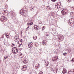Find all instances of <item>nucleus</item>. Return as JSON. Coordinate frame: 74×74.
Masks as SVG:
<instances>
[{"mask_svg": "<svg viewBox=\"0 0 74 74\" xmlns=\"http://www.w3.org/2000/svg\"><path fill=\"white\" fill-rule=\"evenodd\" d=\"M62 15H66L68 13V11L67 9H64L61 11Z\"/></svg>", "mask_w": 74, "mask_h": 74, "instance_id": "f257e3e1", "label": "nucleus"}, {"mask_svg": "<svg viewBox=\"0 0 74 74\" xmlns=\"http://www.w3.org/2000/svg\"><path fill=\"white\" fill-rule=\"evenodd\" d=\"M7 17L5 16H2L0 18V20L2 22H5V21H7Z\"/></svg>", "mask_w": 74, "mask_h": 74, "instance_id": "f03ea898", "label": "nucleus"}, {"mask_svg": "<svg viewBox=\"0 0 74 74\" xmlns=\"http://www.w3.org/2000/svg\"><path fill=\"white\" fill-rule=\"evenodd\" d=\"M62 7V5L61 3H58L57 4H56L55 5V8L57 9H59L60 8H61Z\"/></svg>", "mask_w": 74, "mask_h": 74, "instance_id": "7ed1b4c3", "label": "nucleus"}, {"mask_svg": "<svg viewBox=\"0 0 74 74\" xmlns=\"http://www.w3.org/2000/svg\"><path fill=\"white\" fill-rule=\"evenodd\" d=\"M58 56H56L52 58V60L53 62H56L58 60Z\"/></svg>", "mask_w": 74, "mask_h": 74, "instance_id": "20e7f679", "label": "nucleus"}, {"mask_svg": "<svg viewBox=\"0 0 74 74\" xmlns=\"http://www.w3.org/2000/svg\"><path fill=\"white\" fill-rule=\"evenodd\" d=\"M71 20H69V21H68V22L69 23V24H71V25H73L74 24V20H72L71 21Z\"/></svg>", "mask_w": 74, "mask_h": 74, "instance_id": "39448f33", "label": "nucleus"}, {"mask_svg": "<svg viewBox=\"0 0 74 74\" xmlns=\"http://www.w3.org/2000/svg\"><path fill=\"white\" fill-rule=\"evenodd\" d=\"M18 49H16L15 50H12V52L14 53H15L16 54V53H18Z\"/></svg>", "mask_w": 74, "mask_h": 74, "instance_id": "423d86ee", "label": "nucleus"}, {"mask_svg": "<svg viewBox=\"0 0 74 74\" xmlns=\"http://www.w3.org/2000/svg\"><path fill=\"white\" fill-rule=\"evenodd\" d=\"M66 73H67V70L66 69L64 68L63 69V71H62L63 74H66Z\"/></svg>", "mask_w": 74, "mask_h": 74, "instance_id": "0eeeda50", "label": "nucleus"}, {"mask_svg": "<svg viewBox=\"0 0 74 74\" xmlns=\"http://www.w3.org/2000/svg\"><path fill=\"white\" fill-rule=\"evenodd\" d=\"M10 14L11 16H14V15H15L14 13H13L12 12H10Z\"/></svg>", "mask_w": 74, "mask_h": 74, "instance_id": "6e6552de", "label": "nucleus"}, {"mask_svg": "<svg viewBox=\"0 0 74 74\" xmlns=\"http://www.w3.org/2000/svg\"><path fill=\"white\" fill-rule=\"evenodd\" d=\"M40 67V66H39V64H37V65H36L35 67V69H38V68Z\"/></svg>", "mask_w": 74, "mask_h": 74, "instance_id": "1a4fd4ad", "label": "nucleus"}, {"mask_svg": "<svg viewBox=\"0 0 74 74\" xmlns=\"http://www.w3.org/2000/svg\"><path fill=\"white\" fill-rule=\"evenodd\" d=\"M23 70H27V66L26 65H25L23 66L22 68Z\"/></svg>", "mask_w": 74, "mask_h": 74, "instance_id": "9d476101", "label": "nucleus"}, {"mask_svg": "<svg viewBox=\"0 0 74 74\" xmlns=\"http://www.w3.org/2000/svg\"><path fill=\"white\" fill-rule=\"evenodd\" d=\"M34 28L36 30H38V26L37 25H34Z\"/></svg>", "mask_w": 74, "mask_h": 74, "instance_id": "9b49d317", "label": "nucleus"}, {"mask_svg": "<svg viewBox=\"0 0 74 74\" xmlns=\"http://www.w3.org/2000/svg\"><path fill=\"white\" fill-rule=\"evenodd\" d=\"M46 42L45 40H43L42 41V45H46V44H45Z\"/></svg>", "mask_w": 74, "mask_h": 74, "instance_id": "f8f14e48", "label": "nucleus"}, {"mask_svg": "<svg viewBox=\"0 0 74 74\" xmlns=\"http://www.w3.org/2000/svg\"><path fill=\"white\" fill-rule=\"evenodd\" d=\"M28 47L29 48L31 49V48H32V45H31V44L29 43L28 45Z\"/></svg>", "mask_w": 74, "mask_h": 74, "instance_id": "ddd939ff", "label": "nucleus"}, {"mask_svg": "<svg viewBox=\"0 0 74 74\" xmlns=\"http://www.w3.org/2000/svg\"><path fill=\"white\" fill-rule=\"evenodd\" d=\"M29 22H30V21H28L27 25H29V26L32 25H33V22H31L30 23H29Z\"/></svg>", "mask_w": 74, "mask_h": 74, "instance_id": "4468645a", "label": "nucleus"}, {"mask_svg": "<svg viewBox=\"0 0 74 74\" xmlns=\"http://www.w3.org/2000/svg\"><path fill=\"white\" fill-rule=\"evenodd\" d=\"M22 39H20L19 40V41H18V44H19V42H21V44H20V45H22Z\"/></svg>", "mask_w": 74, "mask_h": 74, "instance_id": "2eb2a0df", "label": "nucleus"}, {"mask_svg": "<svg viewBox=\"0 0 74 74\" xmlns=\"http://www.w3.org/2000/svg\"><path fill=\"white\" fill-rule=\"evenodd\" d=\"M23 63H25V64H26L27 63V62H26V59H23Z\"/></svg>", "mask_w": 74, "mask_h": 74, "instance_id": "dca6fc26", "label": "nucleus"}, {"mask_svg": "<svg viewBox=\"0 0 74 74\" xmlns=\"http://www.w3.org/2000/svg\"><path fill=\"white\" fill-rule=\"evenodd\" d=\"M3 14H4L5 15H8V13L7 11H6L5 13H3Z\"/></svg>", "mask_w": 74, "mask_h": 74, "instance_id": "f3484780", "label": "nucleus"}, {"mask_svg": "<svg viewBox=\"0 0 74 74\" xmlns=\"http://www.w3.org/2000/svg\"><path fill=\"white\" fill-rule=\"evenodd\" d=\"M15 39L16 40H18V39L19 38V37L18 36H16L15 37Z\"/></svg>", "mask_w": 74, "mask_h": 74, "instance_id": "a211bd4d", "label": "nucleus"}, {"mask_svg": "<svg viewBox=\"0 0 74 74\" xmlns=\"http://www.w3.org/2000/svg\"><path fill=\"white\" fill-rule=\"evenodd\" d=\"M58 67L56 66V73H57V72H58Z\"/></svg>", "mask_w": 74, "mask_h": 74, "instance_id": "6ab92c4d", "label": "nucleus"}, {"mask_svg": "<svg viewBox=\"0 0 74 74\" xmlns=\"http://www.w3.org/2000/svg\"><path fill=\"white\" fill-rule=\"evenodd\" d=\"M35 8V6L32 7V6H30V9L31 10H33V8Z\"/></svg>", "mask_w": 74, "mask_h": 74, "instance_id": "aec40b11", "label": "nucleus"}, {"mask_svg": "<svg viewBox=\"0 0 74 74\" xmlns=\"http://www.w3.org/2000/svg\"><path fill=\"white\" fill-rule=\"evenodd\" d=\"M33 38L34 40H36V39H37V36H34L33 37Z\"/></svg>", "mask_w": 74, "mask_h": 74, "instance_id": "412c9836", "label": "nucleus"}, {"mask_svg": "<svg viewBox=\"0 0 74 74\" xmlns=\"http://www.w3.org/2000/svg\"><path fill=\"white\" fill-rule=\"evenodd\" d=\"M69 73L70 74H74V72L73 71H71V72L70 71Z\"/></svg>", "mask_w": 74, "mask_h": 74, "instance_id": "4be33fe9", "label": "nucleus"}, {"mask_svg": "<svg viewBox=\"0 0 74 74\" xmlns=\"http://www.w3.org/2000/svg\"><path fill=\"white\" fill-rule=\"evenodd\" d=\"M46 8L47 9V10H51V8L49 6H47L46 7Z\"/></svg>", "mask_w": 74, "mask_h": 74, "instance_id": "5701e85b", "label": "nucleus"}, {"mask_svg": "<svg viewBox=\"0 0 74 74\" xmlns=\"http://www.w3.org/2000/svg\"><path fill=\"white\" fill-rule=\"evenodd\" d=\"M42 30H44V29H45V26H43L42 28Z\"/></svg>", "mask_w": 74, "mask_h": 74, "instance_id": "b1692460", "label": "nucleus"}, {"mask_svg": "<svg viewBox=\"0 0 74 74\" xmlns=\"http://www.w3.org/2000/svg\"><path fill=\"white\" fill-rule=\"evenodd\" d=\"M6 35L7 37L8 38H9V35H8V34H6Z\"/></svg>", "mask_w": 74, "mask_h": 74, "instance_id": "393cba45", "label": "nucleus"}, {"mask_svg": "<svg viewBox=\"0 0 74 74\" xmlns=\"http://www.w3.org/2000/svg\"><path fill=\"white\" fill-rule=\"evenodd\" d=\"M51 15L52 16L54 15V12H52L51 13Z\"/></svg>", "mask_w": 74, "mask_h": 74, "instance_id": "a878e982", "label": "nucleus"}, {"mask_svg": "<svg viewBox=\"0 0 74 74\" xmlns=\"http://www.w3.org/2000/svg\"><path fill=\"white\" fill-rule=\"evenodd\" d=\"M66 55H67V53H63V55L64 56H66Z\"/></svg>", "mask_w": 74, "mask_h": 74, "instance_id": "bb28decb", "label": "nucleus"}, {"mask_svg": "<svg viewBox=\"0 0 74 74\" xmlns=\"http://www.w3.org/2000/svg\"><path fill=\"white\" fill-rule=\"evenodd\" d=\"M5 11H5V10L2 11V12L3 13V14H4V13H5Z\"/></svg>", "mask_w": 74, "mask_h": 74, "instance_id": "cd10ccee", "label": "nucleus"}, {"mask_svg": "<svg viewBox=\"0 0 74 74\" xmlns=\"http://www.w3.org/2000/svg\"><path fill=\"white\" fill-rule=\"evenodd\" d=\"M38 74H43V72H39Z\"/></svg>", "mask_w": 74, "mask_h": 74, "instance_id": "c85d7f7f", "label": "nucleus"}, {"mask_svg": "<svg viewBox=\"0 0 74 74\" xmlns=\"http://www.w3.org/2000/svg\"><path fill=\"white\" fill-rule=\"evenodd\" d=\"M52 1H53V2H54L55 1H56L57 0H51Z\"/></svg>", "mask_w": 74, "mask_h": 74, "instance_id": "c756f323", "label": "nucleus"}, {"mask_svg": "<svg viewBox=\"0 0 74 74\" xmlns=\"http://www.w3.org/2000/svg\"><path fill=\"white\" fill-rule=\"evenodd\" d=\"M29 44H31V45H32V46H33V43L31 42V43H30Z\"/></svg>", "mask_w": 74, "mask_h": 74, "instance_id": "7c9ffc66", "label": "nucleus"}, {"mask_svg": "<svg viewBox=\"0 0 74 74\" xmlns=\"http://www.w3.org/2000/svg\"><path fill=\"white\" fill-rule=\"evenodd\" d=\"M20 58H23V56H19Z\"/></svg>", "mask_w": 74, "mask_h": 74, "instance_id": "2f4dec72", "label": "nucleus"}, {"mask_svg": "<svg viewBox=\"0 0 74 74\" xmlns=\"http://www.w3.org/2000/svg\"><path fill=\"white\" fill-rule=\"evenodd\" d=\"M67 1L68 2H70L71 1V0H67Z\"/></svg>", "mask_w": 74, "mask_h": 74, "instance_id": "473e14b6", "label": "nucleus"}, {"mask_svg": "<svg viewBox=\"0 0 74 74\" xmlns=\"http://www.w3.org/2000/svg\"><path fill=\"white\" fill-rule=\"evenodd\" d=\"M72 61H73V62H74V58L72 59Z\"/></svg>", "mask_w": 74, "mask_h": 74, "instance_id": "72a5a7b5", "label": "nucleus"}, {"mask_svg": "<svg viewBox=\"0 0 74 74\" xmlns=\"http://www.w3.org/2000/svg\"><path fill=\"white\" fill-rule=\"evenodd\" d=\"M71 50H69V51H68V52H69V53L70 52H71Z\"/></svg>", "mask_w": 74, "mask_h": 74, "instance_id": "f704fd0d", "label": "nucleus"}, {"mask_svg": "<svg viewBox=\"0 0 74 74\" xmlns=\"http://www.w3.org/2000/svg\"><path fill=\"white\" fill-rule=\"evenodd\" d=\"M6 59H8V56L7 55L6 57Z\"/></svg>", "mask_w": 74, "mask_h": 74, "instance_id": "c9c22d12", "label": "nucleus"}, {"mask_svg": "<svg viewBox=\"0 0 74 74\" xmlns=\"http://www.w3.org/2000/svg\"><path fill=\"white\" fill-rule=\"evenodd\" d=\"M22 54L21 53L20 54V55L19 56H22Z\"/></svg>", "mask_w": 74, "mask_h": 74, "instance_id": "e433bc0d", "label": "nucleus"}, {"mask_svg": "<svg viewBox=\"0 0 74 74\" xmlns=\"http://www.w3.org/2000/svg\"><path fill=\"white\" fill-rule=\"evenodd\" d=\"M12 47H13V46H14L15 45L14 44H12Z\"/></svg>", "mask_w": 74, "mask_h": 74, "instance_id": "4c0bfd02", "label": "nucleus"}, {"mask_svg": "<svg viewBox=\"0 0 74 74\" xmlns=\"http://www.w3.org/2000/svg\"><path fill=\"white\" fill-rule=\"evenodd\" d=\"M13 65H14V66H13V67H15V66H15V64H13Z\"/></svg>", "mask_w": 74, "mask_h": 74, "instance_id": "58836bf2", "label": "nucleus"}, {"mask_svg": "<svg viewBox=\"0 0 74 74\" xmlns=\"http://www.w3.org/2000/svg\"><path fill=\"white\" fill-rule=\"evenodd\" d=\"M6 59V58H5V57H4V59Z\"/></svg>", "mask_w": 74, "mask_h": 74, "instance_id": "ea45409f", "label": "nucleus"}, {"mask_svg": "<svg viewBox=\"0 0 74 74\" xmlns=\"http://www.w3.org/2000/svg\"><path fill=\"white\" fill-rule=\"evenodd\" d=\"M46 66H48V63H47V64H46Z\"/></svg>", "mask_w": 74, "mask_h": 74, "instance_id": "a19ab883", "label": "nucleus"}, {"mask_svg": "<svg viewBox=\"0 0 74 74\" xmlns=\"http://www.w3.org/2000/svg\"><path fill=\"white\" fill-rule=\"evenodd\" d=\"M22 10H21L20 11V13H22Z\"/></svg>", "mask_w": 74, "mask_h": 74, "instance_id": "79ce46f5", "label": "nucleus"}, {"mask_svg": "<svg viewBox=\"0 0 74 74\" xmlns=\"http://www.w3.org/2000/svg\"><path fill=\"white\" fill-rule=\"evenodd\" d=\"M29 26H28V27H27V28L26 29H29Z\"/></svg>", "mask_w": 74, "mask_h": 74, "instance_id": "37998d69", "label": "nucleus"}, {"mask_svg": "<svg viewBox=\"0 0 74 74\" xmlns=\"http://www.w3.org/2000/svg\"><path fill=\"white\" fill-rule=\"evenodd\" d=\"M47 64H49V62H47Z\"/></svg>", "mask_w": 74, "mask_h": 74, "instance_id": "c03bdc74", "label": "nucleus"}, {"mask_svg": "<svg viewBox=\"0 0 74 74\" xmlns=\"http://www.w3.org/2000/svg\"><path fill=\"white\" fill-rule=\"evenodd\" d=\"M21 47V45H18V47Z\"/></svg>", "mask_w": 74, "mask_h": 74, "instance_id": "a18cd8bd", "label": "nucleus"}, {"mask_svg": "<svg viewBox=\"0 0 74 74\" xmlns=\"http://www.w3.org/2000/svg\"><path fill=\"white\" fill-rule=\"evenodd\" d=\"M21 42H20V45H21Z\"/></svg>", "mask_w": 74, "mask_h": 74, "instance_id": "49530a36", "label": "nucleus"}, {"mask_svg": "<svg viewBox=\"0 0 74 74\" xmlns=\"http://www.w3.org/2000/svg\"><path fill=\"white\" fill-rule=\"evenodd\" d=\"M43 0V1H44V0Z\"/></svg>", "mask_w": 74, "mask_h": 74, "instance_id": "de8ad7c7", "label": "nucleus"}, {"mask_svg": "<svg viewBox=\"0 0 74 74\" xmlns=\"http://www.w3.org/2000/svg\"><path fill=\"white\" fill-rule=\"evenodd\" d=\"M22 12H23V11H22Z\"/></svg>", "mask_w": 74, "mask_h": 74, "instance_id": "09e8293b", "label": "nucleus"}]
</instances>
